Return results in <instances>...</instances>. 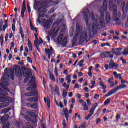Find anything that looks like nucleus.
Instances as JSON below:
<instances>
[{
  "label": "nucleus",
  "instance_id": "f257e3e1",
  "mask_svg": "<svg viewBox=\"0 0 128 128\" xmlns=\"http://www.w3.org/2000/svg\"><path fill=\"white\" fill-rule=\"evenodd\" d=\"M102 10L104 12L108 10V2L106 0H104L103 2V6H102L100 8V12L101 17L99 18L98 20H96L94 18V16H92V19L94 22H96V24H94L92 26L93 30H102L104 28H106V23L104 22V12H102Z\"/></svg>",
  "mask_w": 128,
  "mask_h": 128
},
{
  "label": "nucleus",
  "instance_id": "f03ea898",
  "mask_svg": "<svg viewBox=\"0 0 128 128\" xmlns=\"http://www.w3.org/2000/svg\"><path fill=\"white\" fill-rule=\"evenodd\" d=\"M34 8L35 10H38V12H40V14L38 18V22L40 24H42V18H44V14L48 12V10H46V7L45 6H40V2L38 0H36L34 2Z\"/></svg>",
  "mask_w": 128,
  "mask_h": 128
},
{
  "label": "nucleus",
  "instance_id": "7ed1b4c3",
  "mask_svg": "<svg viewBox=\"0 0 128 128\" xmlns=\"http://www.w3.org/2000/svg\"><path fill=\"white\" fill-rule=\"evenodd\" d=\"M127 86H128L126 84L120 85L119 86L117 87V88L110 91L105 96V98H108V96H110L114 94L117 92H118V90H120L126 88Z\"/></svg>",
  "mask_w": 128,
  "mask_h": 128
},
{
  "label": "nucleus",
  "instance_id": "20e7f679",
  "mask_svg": "<svg viewBox=\"0 0 128 128\" xmlns=\"http://www.w3.org/2000/svg\"><path fill=\"white\" fill-rule=\"evenodd\" d=\"M0 90V102H10V98L8 92H1Z\"/></svg>",
  "mask_w": 128,
  "mask_h": 128
},
{
  "label": "nucleus",
  "instance_id": "39448f33",
  "mask_svg": "<svg viewBox=\"0 0 128 128\" xmlns=\"http://www.w3.org/2000/svg\"><path fill=\"white\" fill-rule=\"evenodd\" d=\"M0 88H0L2 92H10V90L6 88V84L4 83L0 84Z\"/></svg>",
  "mask_w": 128,
  "mask_h": 128
},
{
  "label": "nucleus",
  "instance_id": "423d86ee",
  "mask_svg": "<svg viewBox=\"0 0 128 128\" xmlns=\"http://www.w3.org/2000/svg\"><path fill=\"white\" fill-rule=\"evenodd\" d=\"M26 12V1H24L21 12V16L22 18H24V12Z\"/></svg>",
  "mask_w": 128,
  "mask_h": 128
},
{
  "label": "nucleus",
  "instance_id": "0eeeda50",
  "mask_svg": "<svg viewBox=\"0 0 128 128\" xmlns=\"http://www.w3.org/2000/svg\"><path fill=\"white\" fill-rule=\"evenodd\" d=\"M122 48L112 49V54H114L120 56L122 55V54L120 53L122 52Z\"/></svg>",
  "mask_w": 128,
  "mask_h": 128
},
{
  "label": "nucleus",
  "instance_id": "6e6552de",
  "mask_svg": "<svg viewBox=\"0 0 128 128\" xmlns=\"http://www.w3.org/2000/svg\"><path fill=\"white\" fill-rule=\"evenodd\" d=\"M98 106V103H96L94 104V106L90 108V116H93L94 114V110H96V107Z\"/></svg>",
  "mask_w": 128,
  "mask_h": 128
},
{
  "label": "nucleus",
  "instance_id": "1a4fd4ad",
  "mask_svg": "<svg viewBox=\"0 0 128 128\" xmlns=\"http://www.w3.org/2000/svg\"><path fill=\"white\" fill-rule=\"evenodd\" d=\"M82 28L80 27V24H77L76 26V34H78V36L79 34H82Z\"/></svg>",
  "mask_w": 128,
  "mask_h": 128
},
{
  "label": "nucleus",
  "instance_id": "9d476101",
  "mask_svg": "<svg viewBox=\"0 0 128 128\" xmlns=\"http://www.w3.org/2000/svg\"><path fill=\"white\" fill-rule=\"evenodd\" d=\"M52 24V22L50 20H48L44 23V26L46 28H50Z\"/></svg>",
  "mask_w": 128,
  "mask_h": 128
},
{
  "label": "nucleus",
  "instance_id": "9b49d317",
  "mask_svg": "<svg viewBox=\"0 0 128 128\" xmlns=\"http://www.w3.org/2000/svg\"><path fill=\"white\" fill-rule=\"evenodd\" d=\"M88 38V34H85L84 36H81L80 38V42H88V40H86Z\"/></svg>",
  "mask_w": 128,
  "mask_h": 128
},
{
  "label": "nucleus",
  "instance_id": "f8f14e48",
  "mask_svg": "<svg viewBox=\"0 0 128 128\" xmlns=\"http://www.w3.org/2000/svg\"><path fill=\"white\" fill-rule=\"evenodd\" d=\"M63 112L66 116V120L67 121L68 120V118H70V114H68V108H65L63 110Z\"/></svg>",
  "mask_w": 128,
  "mask_h": 128
},
{
  "label": "nucleus",
  "instance_id": "ddd939ff",
  "mask_svg": "<svg viewBox=\"0 0 128 128\" xmlns=\"http://www.w3.org/2000/svg\"><path fill=\"white\" fill-rule=\"evenodd\" d=\"M64 34H61L58 37V38L57 39V42H58V44H62V40H64Z\"/></svg>",
  "mask_w": 128,
  "mask_h": 128
},
{
  "label": "nucleus",
  "instance_id": "4468645a",
  "mask_svg": "<svg viewBox=\"0 0 128 128\" xmlns=\"http://www.w3.org/2000/svg\"><path fill=\"white\" fill-rule=\"evenodd\" d=\"M120 66V65L116 64V63L109 64V68L110 70H114V68H118Z\"/></svg>",
  "mask_w": 128,
  "mask_h": 128
},
{
  "label": "nucleus",
  "instance_id": "2eb2a0df",
  "mask_svg": "<svg viewBox=\"0 0 128 128\" xmlns=\"http://www.w3.org/2000/svg\"><path fill=\"white\" fill-rule=\"evenodd\" d=\"M68 37L65 36L63 40L62 41V46H63L64 48L66 47V46H68Z\"/></svg>",
  "mask_w": 128,
  "mask_h": 128
},
{
  "label": "nucleus",
  "instance_id": "dca6fc26",
  "mask_svg": "<svg viewBox=\"0 0 128 128\" xmlns=\"http://www.w3.org/2000/svg\"><path fill=\"white\" fill-rule=\"evenodd\" d=\"M44 102L46 104L47 102L48 108H50V97H48V96H47V99L46 98H44Z\"/></svg>",
  "mask_w": 128,
  "mask_h": 128
},
{
  "label": "nucleus",
  "instance_id": "f3484780",
  "mask_svg": "<svg viewBox=\"0 0 128 128\" xmlns=\"http://www.w3.org/2000/svg\"><path fill=\"white\" fill-rule=\"evenodd\" d=\"M78 34H76L73 38V40L72 42V46H76V43L78 42Z\"/></svg>",
  "mask_w": 128,
  "mask_h": 128
},
{
  "label": "nucleus",
  "instance_id": "a211bd4d",
  "mask_svg": "<svg viewBox=\"0 0 128 128\" xmlns=\"http://www.w3.org/2000/svg\"><path fill=\"white\" fill-rule=\"evenodd\" d=\"M110 12H107L106 15V24H110Z\"/></svg>",
  "mask_w": 128,
  "mask_h": 128
},
{
  "label": "nucleus",
  "instance_id": "6ab92c4d",
  "mask_svg": "<svg viewBox=\"0 0 128 128\" xmlns=\"http://www.w3.org/2000/svg\"><path fill=\"white\" fill-rule=\"evenodd\" d=\"M20 33L22 40H24V30L22 29V26H20Z\"/></svg>",
  "mask_w": 128,
  "mask_h": 128
},
{
  "label": "nucleus",
  "instance_id": "aec40b11",
  "mask_svg": "<svg viewBox=\"0 0 128 128\" xmlns=\"http://www.w3.org/2000/svg\"><path fill=\"white\" fill-rule=\"evenodd\" d=\"M113 74H114L115 78H116L117 80L118 78H119V80H122V74H118V72H114Z\"/></svg>",
  "mask_w": 128,
  "mask_h": 128
},
{
  "label": "nucleus",
  "instance_id": "412c9836",
  "mask_svg": "<svg viewBox=\"0 0 128 128\" xmlns=\"http://www.w3.org/2000/svg\"><path fill=\"white\" fill-rule=\"evenodd\" d=\"M114 80V78H110L108 80V82L110 84H112L110 86V88H112L114 86V83H112V81Z\"/></svg>",
  "mask_w": 128,
  "mask_h": 128
},
{
  "label": "nucleus",
  "instance_id": "4be33fe9",
  "mask_svg": "<svg viewBox=\"0 0 128 128\" xmlns=\"http://www.w3.org/2000/svg\"><path fill=\"white\" fill-rule=\"evenodd\" d=\"M25 74L26 76H24V78H30L32 76V73L30 70H28V72Z\"/></svg>",
  "mask_w": 128,
  "mask_h": 128
},
{
  "label": "nucleus",
  "instance_id": "5701e85b",
  "mask_svg": "<svg viewBox=\"0 0 128 128\" xmlns=\"http://www.w3.org/2000/svg\"><path fill=\"white\" fill-rule=\"evenodd\" d=\"M28 48H29L30 52H32L34 50L32 49V42L30 39L28 40Z\"/></svg>",
  "mask_w": 128,
  "mask_h": 128
},
{
  "label": "nucleus",
  "instance_id": "b1692460",
  "mask_svg": "<svg viewBox=\"0 0 128 128\" xmlns=\"http://www.w3.org/2000/svg\"><path fill=\"white\" fill-rule=\"evenodd\" d=\"M8 106H10V104H8V103L4 102L0 104V108H8Z\"/></svg>",
  "mask_w": 128,
  "mask_h": 128
},
{
  "label": "nucleus",
  "instance_id": "393cba45",
  "mask_svg": "<svg viewBox=\"0 0 128 128\" xmlns=\"http://www.w3.org/2000/svg\"><path fill=\"white\" fill-rule=\"evenodd\" d=\"M82 106H83V108H84V109L83 110H85V111L88 110V106L86 102H84L82 103Z\"/></svg>",
  "mask_w": 128,
  "mask_h": 128
},
{
  "label": "nucleus",
  "instance_id": "a878e982",
  "mask_svg": "<svg viewBox=\"0 0 128 128\" xmlns=\"http://www.w3.org/2000/svg\"><path fill=\"white\" fill-rule=\"evenodd\" d=\"M36 90V86H30L26 88V90L28 92H30V90H32V92L34 90Z\"/></svg>",
  "mask_w": 128,
  "mask_h": 128
},
{
  "label": "nucleus",
  "instance_id": "bb28decb",
  "mask_svg": "<svg viewBox=\"0 0 128 128\" xmlns=\"http://www.w3.org/2000/svg\"><path fill=\"white\" fill-rule=\"evenodd\" d=\"M6 76L7 78H10L8 74L5 73L1 78V82H4V80H6Z\"/></svg>",
  "mask_w": 128,
  "mask_h": 128
},
{
  "label": "nucleus",
  "instance_id": "cd10ccee",
  "mask_svg": "<svg viewBox=\"0 0 128 128\" xmlns=\"http://www.w3.org/2000/svg\"><path fill=\"white\" fill-rule=\"evenodd\" d=\"M0 122H2V124H4L6 122V117L2 116L0 115Z\"/></svg>",
  "mask_w": 128,
  "mask_h": 128
},
{
  "label": "nucleus",
  "instance_id": "c85d7f7f",
  "mask_svg": "<svg viewBox=\"0 0 128 128\" xmlns=\"http://www.w3.org/2000/svg\"><path fill=\"white\" fill-rule=\"evenodd\" d=\"M100 86H102V90H106V86L104 85V82H100Z\"/></svg>",
  "mask_w": 128,
  "mask_h": 128
},
{
  "label": "nucleus",
  "instance_id": "c756f323",
  "mask_svg": "<svg viewBox=\"0 0 128 128\" xmlns=\"http://www.w3.org/2000/svg\"><path fill=\"white\" fill-rule=\"evenodd\" d=\"M54 92H56V94H57L58 96H60V88H58V86H56Z\"/></svg>",
  "mask_w": 128,
  "mask_h": 128
},
{
  "label": "nucleus",
  "instance_id": "7c9ffc66",
  "mask_svg": "<svg viewBox=\"0 0 128 128\" xmlns=\"http://www.w3.org/2000/svg\"><path fill=\"white\" fill-rule=\"evenodd\" d=\"M12 110V108H6V109H4L2 110V112L6 114H8V112H10V110Z\"/></svg>",
  "mask_w": 128,
  "mask_h": 128
},
{
  "label": "nucleus",
  "instance_id": "2f4dec72",
  "mask_svg": "<svg viewBox=\"0 0 128 128\" xmlns=\"http://www.w3.org/2000/svg\"><path fill=\"white\" fill-rule=\"evenodd\" d=\"M30 26L32 30H34L36 32H38V30L36 29V28L34 26V25H32V22H30Z\"/></svg>",
  "mask_w": 128,
  "mask_h": 128
},
{
  "label": "nucleus",
  "instance_id": "473e14b6",
  "mask_svg": "<svg viewBox=\"0 0 128 128\" xmlns=\"http://www.w3.org/2000/svg\"><path fill=\"white\" fill-rule=\"evenodd\" d=\"M31 93L32 96H38V90L32 92Z\"/></svg>",
  "mask_w": 128,
  "mask_h": 128
},
{
  "label": "nucleus",
  "instance_id": "72a5a7b5",
  "mask_svg": "<svg viewBox=\"0 0 128 128\" xmlns=\"http://www.w3.org/2000/svg\"><path fill=\"white\" fill-rule=\"evenodd\" d=\"M88 14H90V12H83L82 15L84 16L85 20L86 18H88Z\"/></svg>",
  "mask_w": 128,
  "mask_h": 128
},
{
  "label": "nucleus",
  "instance_id": "f704fd0d",
  "mask_svg": "<svg viewBox=\"0 0 128 128\" xmlns=\"http://www.w3.org/2000/svg\"><path fill=\"white\" fill-rule=\"evenodd\" d=\"M29 116H30L32 118H36V114L34 112H30Z\"/></svg>",
  "mask_w": 128,
  "mask_h": 128
},
{
  "label": "nucleus",
  "instance_id": "c9c22d12",
  "mask_svg": "<svg viewBox=\"0 0 128 128\" xmlns=\"http://www.w3.org/2000/svg\"><path fill=\"white\" fill-rule=\"evenodd\" d=\"M10 76L12 80H14V72L11 71Z\"/></svg>",
  "mask_w": 128,
  "mask_h": 128
},
{
  "label": "nucleus",
  "instance_id": "e433bc0d",
  "mask_svg": "<svg viewBox=\"0 0 128 128\" xmlns=\"http://www.w3.org/2000/svg\"><path fill=\"white\" fill-rule=\"evenodd\" d=\"M110 98L107 99L104 102V106H108L110 104Z\"/></svg>",
  "mask_w": 128,
  "mask_h": 128
},
{
  "label": "nucleus",
  "instance_id": "4c0bfd02",
  "mask_svg": "<svg viewBox=\"0 0 128 128\" xmlns=\"http://www.w3.org/2000/svg\"><path fill=\"white\" fill-rule=\"evenodd\" d=\"M38 102V97L32 98V102Z\"/></svg>",
  "mask_w": 128,
  "mask_h": 128
},
{
  "label": "nucleus",
  "instance_id": "58836bf2",
  "mask_svg": "<svg viewBox=\"0 0 128 128\" xmlns=\"http://www.w3.org/2000/svg\"><path fill=\"white\" fill-rule=\"evenodd\" d=\"M79 128H86V122H84L79 127Z\"/></svg>",
  "mask_w": 128,
  "mask_h": 128
},
{
  "label": "nucleus",
  "instance_id": "ea45409f",
  "mask_svg": "<svg viewBox=\"0 0 128 128\" xmlns=\"http://www.w3.org/2000/svg\"><path fill=\"white\" fill-rule=\"evenodd\" d=\"M38 108V105L37 104H34L32 105V108H34V110H36V108Z\"/></svg>",
  "mask_w": 128,
  "mask_h": 128
},
{
  "label": "nucleus",
  "instance_id": "a19ab883",
  "mask_svg": "<svg viewBox=\"0 0 128 128\" xmlns=\"http://www.w3.org/2000/svg\"><path fill=\"white\" fill-rule=\"evenodd\" d=\"M50 78L52 80H53L54 82H56V78H54V74H50Z\"/></svg>",
  "mask_w": 128,
  "mask_h": 128
},
{
  "label": "nucleus",
  "instance_id": "79ce46f5",
  "mask_svg": "<svg viewBox=\"0 0 128 128\" xmlns=\"http://www.w3.org/2000/svg\"><path fill=\"white\" fill-rule=\"evenodd\" d=\"M64 92L62 94V96L64 98H66L68 96V92H66V90H64Z\"/></svg>",
  "mask_w": 128,
  "mask_h": 128
},
{
  "label": "nucleus",
  "instance_id": "37998d69",
  "mask_svg": "<svg viewBox=\"0 0 128 128\" xmlns=\"http://www.w3.org/2000/svg\"><path fill=\"white\" fill-rule=\"evenodd\" d=\"M84 60H82L79 62L78 66H80V68H82V66H84Z\"/></svg>",
  "mask_w": 128,
  "mask_h": 128
},
{
  "label": "nucleus",
  "instance_id": "c03bdc74",
  "mask_svg": "<svg viewBox=\"0 0 128 128\" xmlns=\"http://www.w3.org/2000/svg\"><path fill=\"white\" fill-rule=\"evenodd\" d=\"M124 56L128 55V48L124 50V52H122Z\"/></svg>",
  "mask_w": 128,
  "mask_h": 128
},
{
  "label": "nucleus",
  "instance_id": "a18cd8bd",
  "mask_svg": "<svg viewBox=\"0 0 128 128\" xmlns=\"http://www.w3.org/2000/svg\"><path fill=\"white\" fill-rule=\"evenodd\" d=\"M25 96H26L27 98H30V96H32V92H28L25 94Z\"/></svg>",
  "mask_w": 128,
  "mask_h": 128
},
{
  "label": "nucleus",
  "instance_id": "49530a36",
  "mask_svg": "<svg viewBox=\"0 0 128 128\" xmlns=\"http://www.w3.org/2000/svg\"><path fill=\"white\" fill-rule=\"evenodd\" d=\"M116 22L117 24H118V26H120L122 24V22H120V18H116Z\"/></svg>",
  "mask_w": 128,
  "mask_h": 128
},
{
  "label": "nucleus",
  "instance_id": "de8ad7c7",
  "mask_svg": "<svg viewBox=\"0 0 128 128\" xmlns=\"http://www.w3.org/2000/svg\"><path fill=\"white\" fill-rule=\"evenodd\" d=\"M27 8H28V12L29 14H30V12H32V10L30 9V4H27Z\"/></svg>",
  "mask_w": 128,
  "mask_h": 128
},
{
  "label": "nucleus",
  "instance_id": "09e8293b",
  "mask_svg": "<svg viewBox=\"0 0 128 128\" xmlns=\"http://www.w3.org/2000/svg\"><path fill=\"white\" fill-rule=\"evenodd\" d=\"M20 68L19 66H16L14 68V70L16 72H20Z\"/></svg>",
  "mask_w": 128,
  "mask_h": 128
},
{
  "label": "nucleus",
  "instance_id": "8fccbe9b",
  "mask_svg": "<svg viewBox=\"0 0 128 128\" xmlns=\"http://www.w3.org/2000/svg\"><path fill=\"white\" fill-rule=\"evenodd\" d=\"M30 78L28 77H26V78L24 80V84H28V80H30Z\"/></svg>",
  "mask_w": 128,
  "mask_h": 128
},
{
  "label": "nucleus",
  "instance_id": "3c124183",
  "mask_svg": "<svg viewBox=\"0 0 128 128\" xmlns=\"http://www.w3.org/2000/svg\"><path fill=\"white\" fill-rule=\"evenodd\" d=\"M112 10H118V6H116V4H113L112 6Z\"/></svg>",
  "mask_w": 128,
  "mask_h": 128
},
{
  "label": "nucleus",
  "instance_id": "603ef678",
  "mask_svg": "<svg viewBox=\"0 0 128 128\" xmlns=\"http://www.w3.org/2000/svg\"><path fill=\"white\" fill-rule=\"evenodd\" d=\"M46 52L47 54H52V52L50 50L46 49Z\"/></svg>",
  "mask_w": 128,
  "mask_h": 128
},
{
  "label": "nucleus",
  "instance_id": "864d4df0",
  "mask_svg": "<svg viewBox=\"0 0 128 128\" xmlns=\"http://www.w3.org/2000/svg\"><path fill=\"white\" fill-rule=\"evenodd\" d=\"M40 45V44H36L35 43V46H36L37 50H38V52H40V46H38Z\"/></svg>",
  "mask_w": 128,
  "mask_h": 128
},
{
  "label": "nucleus",
  "instance_id": "5fc2aeb1",
  "mask_svg": "<svg viewBox=\"0 0 128 128\" xmlns=\"http://www.w3.org/2000/svg\"><path fill=\"white\" fill-rule=\"evenodd\" d=\"M60 2H62V0H58L54 2L55 4H56V5L60 4Z\"/></svg>",
  "mask_w": 128,
  "mask_h": 128
},
{
  "label": "nucleus",
  "instance_id": "6e6d98bb",
  "mask_svg": "<svg viewBox=\"0 0 128 128\" xmlns=\"http://www.w3.org/2000/svg\"><path fill=\"white\" fill-rule=\"evenodd\" d=\"M99 98H100V95H98V94H94V100H98Z\"/></svg>",
  "mask_w": 128,
  "mask_h": 128
},
{
  "label": "nucleus",
  "instance_id": "4d7b16f0",
  "mask_svg": "<svg viewBox=\"0 0 128 128\" xmlns=\"http://www.w3.org/2000/svg\"><path fill=\"white\" fill-rule=\"evenodd\" d=\"M4 24V22H0V31L2 32V26Z\"/></svg>",
  "mask_w": 128,
  "mask_h": 128
},
{
  "label": "nucleus",
  "instance_id": "13d9d810",
  "mask_svg": "<svg viewBox=\"0 0 128 128\" xmlns=\"http://www.w3.org/2000/svg\"><path fill=\"white\" fill-rule=\"evenodd\" d=\"M20 78H22V76H24V74H26L24 71H20Z\"/></svg>",
  "mask_w": 128,
  "mask_h": 128
},
{
  "label": "nucleus",
  "instance_id": "bf43d9fd",
  "mask_svg": "<svg viewBox=\"0 0 128 128\" xmlns=\"http://www.w3.org/2000/svg\"><path fill=\"white\" fill-rule=\"evenodd\" d=\"M27 60L28 62H30V64H32V60L30 57H28L27 58Z\"/></svg>",
  "mask_w": 128,
  "mask_h": 128
},
{
  "label": "nucleus",
  "instance_id": "052dcab7",
  "mask_svg": "<svg viewBox=\"0 0 128 128\" xmlns=\"http://www.w3.org/2000/svg\"><path fill=\"white\" fill-rule=\"evenodd\" d=\"M85 22H86V26H90V22H88V18H86Z\"/></svg>",
  "mask_w": 128,
  "mask_h": 128
},
{
  "label": "nucleus",
  "instance_id": "680f3d73",
  "mask_svg": "<svg viewBox=\"0 0 128 128\" xmlns=\"http://www.w3.org/2000/svg\"><path fill=\"white\" fill-rule=\"evenodd\" d=\"M14 46H15V44H14V42H12L11 43V48H10V50H12L14 48Z\"/></svg>",
  "mask_w": 128,
  "mask_h": 128
},
{
  "label": "nucleus",
  "instance_id": "e2e57ef3",
  "mask_svg": "<svg viewBox=\"0 0 128 128\" xmlns=\"http://www.w3.org/2000/svg\"><path fill=\"white\" fill-rule=\"evenodd\" d=\"M16 76L17 78H20V71L16 72Z\"/></svg>",
  "mask_w": 128,
  "mask_h": 128
},
{
  "label": "nucleus",
  "instance_id": "0e129e2a",
  "mask_svg": "<svg viewBox=\"0 0 128 128\" xmlns=\"http://www.w3.org/2000/svg\"><path fill=\"white\" fill-rule=\"evenodd\" d=\"M113 14L114 16H118V9L113 10Z\"/></svg>",
  "mask_w": 128,
  "mask_h": 128
},
{
  "label": "nucleus",
  "instance_id": "69168bd1",
  "mask_svg": "<svg viewBox=\"0 0 128 128\" xmlns=\"http://www.w3.org/2000/svg\"><path fill=\"white\" fill-rule=\"evenodd\" d=\"M4 26L5 28H8V20H5V24Z\"/></svg>",
  "mask_w": 128,
  "mask_h": 128
},
{
  "label": "nucleus",
  "instance_id": "338daca9",
  "mask_svg": "<svg viewBox=\"0 0 128 128\" xmlns=\"http://www.w3.org/2000/svg\"><path fill=\"white\" fill-rule=\"evenodd\" d=\"M101 122H102V120H100V118H98L96 121V124H100Z\"/></svg>",
  "mask_w": 128,
  "mask_h": 128
},
{
  "label": "nucleus",
  "instance_id": "774afa93",
  "mask_svg": "<svg viewBox=\"0 0 128 128\" xmlns=\"http://www.w3.org/2000/svg\"><path fill=\"white\" fill-rule=\"evenodd\" d=\"M104 68L106 70H108V68H110V65L108 64H105Z\"/></svg>",
  "mask_w": 128,
  "mask_h": 128
}]
</instances>
